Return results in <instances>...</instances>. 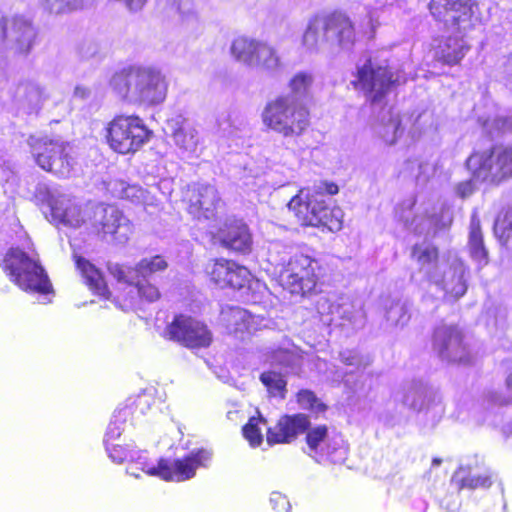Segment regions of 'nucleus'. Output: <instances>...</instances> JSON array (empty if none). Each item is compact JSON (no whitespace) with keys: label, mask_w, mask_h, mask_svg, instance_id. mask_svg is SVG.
<instances>
[{"label":"nucleus","mask_w":512,"mask_h":512,"mask_svg":"<svg viewBox=\"0 0 512 512\" xmlns=\"http://www.w3.org/2000/svg\"><path fill=\"white\" fill-rule=\"evenodd\" d=\"M339 187L332 181H320L314 188L302 187L290 199L288 209L302 227H313L338 232L343 227V211L338 206H330L324 194L334 196Z\"/></svg>","instance_id":"f257e3e1"},{"label":"nucleus","mask_w":512,"mask_h":512,"mask_svg":"<svg viewBox=\"0 0 512 512\" xmlns=\"http://www.w3.org/2000/svg\"><path fill=\"white\" fill-rule=\"evenodd\" d=\"M470 179L457 184L461 198L472 195L475 182L499 186L512 178V144L497 143L490 148L474 149L465 160Z\"/></svg>","instance_id":"f03ea898"},{"label":"nucleus","mask_w":512,"mask_h":512,"mask_svg":"<svg viewBox=\"0 0 512 512\" xmlns=\"http://www.w3.org/2000/svg\"><path fill=\"white\" fill-rule=\"evenodd\" d=\"M261 121L268 131L284 138H299L311 126V112L309 107L295 96L279 94L265 103Z\"/></svg>","instance_id":"7ed1b4c3"},{"label":"nucleus","mask_w":512,"mask_h":512,"mask_svg":"<svg viewBox=\"0 0 512 512\" xmlns=\"http://www.w3.org/2000/svg\"><path fill=\"white\" fill-rule=\"evenodd\" d=\"M111 85L120 97L132 95L138 102L149 106L163 102L167 94L164 77L140 67H129L117 72L111 79Z\"/></svg>","instance_id":"20e7f679"},{"label":"nucleus","mask_w":512,"mask_h":512,"mask_svg":"<svg viewBox=\"0 0 512 512\" xmlns=\"http://www.w3.org/2000/svg\"><path fill=\"white\" fill-rule=\"evenodd\" d=\"M27 144L35 164L58 178L71 176L76 159L69 141L61 137L29 135Z\"/></svg>","instance_id":"39448f33"},{"label":"nucleus","mask_w":512,"mask_h":512,"mask_svg":"<svg viewBox=\"0 0 512 512\" xmlns=\"http://www.w3.org/2000/svg\"><path fill=\"white\" fill-rule=\"evenodd\" d=\"M153 137V131L138 115H115L104 127L109 148L121 155L135 154Z\"/></svg>","instance_id":"423d86ee"},{"label":"nucleus","mask_w":512,"mask_h":512,"mask_svg":"<svg viewBox=\"0 0 512 512\" xmlns=\"http://www.w3.org/2000/svg\"><path fill=\"white\" fill-rule=\"evenodd\" d=\"M320 266L311 256L296 253L289 258L278 275V283L291 295L309 297L321 292Z\"/></svg>","instance_id":"0eeeda50"},{"label":"nucleus","mask_w":512,"mask_h":512,"mask_svg":"<svg viewBox=\"0 0 512 512\" xmlns=\"http://www.w3.org/2000/svg\"><path fill=\"white\" fill-rule=\"evenodd\" d=\"M109 272L119 283L113 300L122 310H134L142 302L154 303L160 300L162 296L160 288L152 278L129 274L126 267L121 264L109 267Z\"/></svg>","instance_id":"6e6552de"},{"label":"nucleus","mask_w":512,"mask_h":512,"mask_svg":"<svg viewBox=\"0 0 512 512\" xmlns=\"http://www.w3.org/2000/svg\"><path fill=\"white\" fill-rule=\"evenodd\" d=\"M1 267L13 283L26 292L43 295L54 292L44 268L18 248H11L5 254Z\"/></svg>","instance_id":"1a4fd4ad"},{"label":"nucleus","mask_w":512,"mask_h":512,"mask_svg":"<svg viewBox=\"0 0 512 512\" xmlns=\"http://www.w3.org/2000/svg\"><path fill=\"white\" fill-rule=\"evenodd\" d=\"M354 77L352 87L362 91L371 104L381 102L400 85L399 76L391 67L377 64L372 58L356 68Z\"/></svg>","instance_id":"9d476101"},{"label":"nucleus","mask_w":512,"mask_h":512,"mask_svg":"<svg viewBox=\"0 0 512 512\" xmlns=\"http://www.w3.org/2000/svg\"><path fill=\"white\" fill-rule=\"evenodd\" d=\"M211 455L207 449L200 448L174 461L160 458L156 465L144 463L141 469L145 474L167 482H183L193 478L198 468L207 467Z\"/></svg>","instance_id":"9b49d317"},{"label":"nucleus","mask_w":512,"mask_h":512,"mask_svg":"<svg viewBox=\"0 0 512 512\" xmlns=\"http://www.w3.org/2000/svg\"><path fill=\"white\" fill-rule=\"evenodd\" d=\"M428 9L435 21L457 32L473 29L479 18L477 0H430Z\"/></svg>","instance_id":"f8f14e48"},{"label":"nucleus","mask_w":512,"mask_h":512,"mask_svg":"<svg viewBox=\"0 0 512 512\" xmlns=\"http://www.w3.org/2000/svg\"><path fill=\"white\" fill-rule=\"evenodd\" d=\"M165 337L189 349L208 348L213 341L205 323L184 314L174 316L165 328Z\"/></svg>","instance_id":"ddd939ff"},{"label":"nucleus","mask_w":512,"mask_h":512,"mask_svg":"<svg viewBox=\"0 0 512 512\" xmlns=\"http://www.w3.org/2000/svg\"><path fill=\"white\" fill-rule=\"evenodd\" d=\"M231 54L238 61L267 71L280 66V57L273 46L247 36H239L233 40Z\"/></svg>","instance_id":"4468645a"},{"label":"nucleus","mask_w":512,"mask_h":512,"mask_svg":"<svg viewBox=\"0 0 512 512\" xmlns=\"http://www.w3.org/2000/svg\"><path fill=\"white\" fill-rule=\"evenodd\" d=\"M181 201L193 219L209 220L216 216L221 198L214 185L194 182L185 187Z\"/></svg>","instance_id":"2eb2a0df"},{"label":"nucleus","mask_w":512,"mask_h":512,"mask_svg":"<svg viewBox=\"0 0 512 512\" xmlns=\"http://www.w3.org/2000/svg\"><path fill=\"white\" fill-rule=\"evenodd\" d=\"M204 273L208 281L219 289L242 290L251 282L250 271L227 258H213L205 266Z\"/></svg>","instance_id":"dca6fc26"},{"label":"nucleus","mask_w":512,"mask_h":512,"mask_svg":"<svg viewBox=\"0 0 512 512\" xmlns=\"http://www.w3.org/2000/svg\"><path fill=\"white\" fill-rule=\"evenodd\" d=\"M432 346L437 355L452 364L469 365L471 354L464 342V335L456 325H444L434 329Z\"/></svg>","instance_id":"f3484780"},{"label":"nucleus","mask_w":512,"mask_h":512,"mask_svg":"<svg viewBox=\"0 0 512 512\" xmlns=\"http://www.w3.org/2000/svg\"><path fill=\"white\" fill-rule=\"evenodd\" d=\"M215 238L220 245L236 253L252 251L253 238L248 225L241 219H227L217 229Z\"/></svg>","instance_id":"a211bd4d"},{"label":"nucleus","mask_w":512,"mask_h":512,"mask_svg":"<svg viewBox=\"0 0 512 512\" xmlns=\"http://www.w3.org/2000/svg\"><path fill=\"white\" fill-rule=\"evenodd\" d=\"M10 29L12 38L19 54H28L35 43L37 31L32 22L24 16L15 15L11 18L0 17V41L8 38Z\"/></svg>","instance_id":"6ab92c4d"},{"label":"nucleus","mask_w":512,"mask_h":512,"mask_svg":"<svg viewBox=\"0 0 512 512\" xmlns=\"http://www.w3.org/2000/svg\"><path fill=\"white\" fill-rule=\"evenodd\" d=\"M308 428V414H284L266 432V441L272 446L276 444H290L297 440Z\"/></svg>","instance_id":"aec40b11"},{"label":"nucleus","mask_w":512,"mask_h":512,"mask_svg":"<svg viewBox=\"0 0 512 512\" xmlns=\"http://www.w3.org/2000/svg\"><path fill=\"white\" fill-rule=\"evenodd\" d=\"M322 23V37L325 40H334L339 45L353 43L355 27L351 19L343 12L333 11L320 16Z\"/></svg>","instance_id":"412c9836"},{"label":"nucleus","mask_w":512,"mask_h":512,"mask_svg":"<svg viewBox=\"0 0 512 512\" xmlns=\"http://www.w3.org/2000/svg\"><path fill=\"white\" fill-rule=\"evenodd\" d=\"M470 49L471 46L463 37H443L433 48V60L443 66H458L462 63Z\"/></svg>","instance_id":"4be33fe9"},{"label":"nucleus","mask_w":512,"mask_h":512,"mask_svg":"<svg viewBox=\"0 0 512 512\" xmlns=\"http://www.w3.org/2000/svg\"><path fill=\"white\" fill-rule=\"evenodd\" d=\"M48 207L47 216L56 226L77 228L84 222L81 216V208L68 199L50 198Z\"/></svg>","instance_id":"5701e85b"},{"label":"nucleus","mask_w":512,"mask_h":512,"mask_svg":"<svg viewBox=\"0 0 512 512\" xmlns=\"http://www.w3.org/2000/svg\"><path fill=\"white\" fill-rule=\"evenodd\" d=\"M73 261L90 291L102 299H110L112 294L100 269L79 254H73Z\"/></svg>","instance_id":"b1692460"},{"label":"nucleus","mask_w":512,"mask_h":512,"mask_svg":"<svg viewBox=\"0 0 512 512\" xmlns=\"http://www.w3.org/2000/svg\"><path fill=\"white\" fill-rule=\"evenodd\" d=\"M468 247L473 259L480 263H488V251L484 244L481 221L476 215L471 216Z\"/></svg>","instance_id":"393cba45"},{"label":"nucleus","mask_w":512,"mask_h":512,"mask_svg":"<svg viewBox=\"0 0 512 512\" xmlns=\"http://www.w3.org/2000/svg\"><path fill=\"white\" fill-rule=\"evenodd\" d=\"M493 232L501 245L512 248V204L497 214Z\"/></svg>","instance_id":"a878e982"},{"label":"nucleus","mask_w":512,"mask_h":512,"mask_svg":"<svg viewBox=\"0 0 512 512\" xmlns=\"http://www.w3.org/2000/svg\"><path fill=\"white\" fill-rule=\"evenodd\" d=\"M168 268V262L162 255L142 258L133 267H127L129 274L149 277L157 272H164Z\"/></svg>","instance_id":"bb28decb"},{"label":"nucleus","mask_w":512,"mask_h":512,"mask_svg":"<svg viewBox=\"0 0 512 512\" xmlns=\"http://www.w3.org/2000/svg\"><path fill=\"white\" fill-rule=\"evenodd\" d=\"M295 399L300 409L310 412L314 417H317L319 414H325L328 410V405L310 389H300L295 394Z\"/></svg>","instance_id":"cd10ccee"},{"label":"nucleus","mask_w":512,"mask_h":512,"mask_svg":"<svg viewBox=\"0 0 512 512\" xmlns=\"http://www.w3.org/2000/svg\"><path fill=\"white\" fill-rule=\"evenodd\" d=\"M304 434L309 450L317 453L329 438V427L326 424L312 426L310 415H308V428L305 429Z\"/></svg>","instance_id":"c85d7f7f"},{"label":"nucleus","mask_w":512,"mask_h":512,"mask_svg":"<svg viewBox=\"0 0 512 512\" xmlns=\"http://www.w3.org/2000/svg\"><path fill=\"white\" fill-rule=\"evenodd\" d=\"M259 379L266 387L270 396L285 399L287 394V381L281 373L276 371H264L260 374Z\"/></svg>","instance_id":"c756f323"},{"label":"nucleus","mask_w":512,"mask_h":512,"mask_svg":"<svg viewBox=\"0 0 512 512\" xmlns=\"http://www.w3.org/2000/svg\"><path fill=\"white\" fill-rule=\"evenodd\" d=\"M222 320L226 323L227 327L234 331H243L247 329L251 314L240 307H227L221 311Z\"/></svg>","instance_id":"7c9ffc66"},{"label":"nucleus","mask_w":512,"mask_h":512,"mask_svg":"<svg viewBox=\"0 0 512 512\" xmlns=\"http://www.w3.org/2000/svg\"><path fill=\"white\" fill-rule=\"evenodd\" d=\"M266 420L262 416H252L242 427L243 437L249 442L250 446L258 447L263 442L260 424H265Z\"/></svg>","instance_id":"2f4dec72"},{"label":"nucleus","mask_w":512,"mask_h":512,"mask_svg":"<svg viewBox=\"0 0 512 512\" xmlns=\"http://www.w3.org/2000/svg\"><path fill=\"white\" fill-rule=\"evenodd\" d=\"M40 3L51 14L70 13L84 6V0H40Z\"/></svg>","instance_id":"473e14b6"},{"label":"nucleus","mask_w":512,"mask_h":512,"mask_svg":"<svg viewBox=\"0 0 512 512\" xmlns=\"http://www.w3.org/2000/svg\"><path fill=\"white\" fill-rule=\"evenodd\" d=\"M411 256L422 266L436 264L439 260V249L435 245L415 244L411 249Z\"/></svg>","instance_id":"72a5a7b5"},{"label":"nucleus","mask_w":512,"mask_h":512,"mask_svg":"<svg viewBox=\"0 0 512 512\" xmlns=\"http://www.w3.org/2000/svg\"><path fill=\"white\" fill-rule=\"evenodd\" d=\"M313 82L312 75L307 72L296 73L289 81L288 86L291 90L289 95L295 96L299 99L300 96H305Z\"/></svg>","instance_id":"f704fd0d"},{"label":"nucleus","mask_w":512,"mask_h":512,"mask_svg":"<svg viewBox=\"0 0 512 512\" xmlns=\"http://www.w3.org/2000/svg\"><path fill=\"white\" fill-rule=\"evenodd\" d=\"M322 23L319 15L314 16L308 23L302 37V43L307 48H314L321 39Z\"/></svg>","instance_id":"c9c22d12"},{"label":"nucleus","mask_w":512,"mask_h":512,"mask_svg":"<svg viewBox=\"0 0 512 512\" xmlns=\"http://www.w3.org/2000/svg\"><path fill=\"white\" fill-rule=\"evenodd\" d=\"M493 479L492 474L484 473L480 475H467L463 477L459 482L461 489H488L492 486Z\"/></svg>","instance_id":"e433bc0d"},{"label":"nucleus","mask_w":512,"mask_h":512,"mask_svg":"<svg viewBox=\"0 0 512 512\" xmlns=\"http://www.w3.org/2000/svg\"><path fill=\"white\" fill-rule=\"evenodd\" d=\"M126 423V414L123 411H117L113 414L105 434V442H115L118 440L124 430Z\"/></svg>","instance_id":"4c0bfd02"},{"label":"nucleus","mask_w":512,"mask_h":512,"mask_svg":"<svg viewBox=\"0 0 512 512\" xmlns=\"http://www.w3.org/2000/svg\"><path fill=\"white\" fill-rule=\"evenodd\" d=\"M119 228V218L115 215H105L103 220L96 226V233L105 237L107 235L114 236Z\"/></svg>","instance_id":"58836bf2"},{"label":"nucleus","mask_w":512,"mask_h":512,"mask_svg":"<svg viewBox=\"0 0 512 512\" xmlns=\"http://www.w3.org/2000/svg\"><path fill=\"white\" fill-rule=\"evenodd\" d=\"M105 445L109 456L115 462L122 463L130 456V451L128 448L123 447L115 442H105Z\"/></svg>","instance_id":"ea45409f"},{"label":"nucleus","mask_w":512,"mask_h":512,"mask_svg":"<svg viewBox=\"0 0 512 512\" xmlns=\"http://www.w3.org/2000/svg\"><path fill=\"white\" fill-rule=\"evenodd\" d=\"M174 142L183 147L187 148L189 142H193V136L188 135L183 129H177L173 133Z\"/></svg>","instance_id":"a19ab883"},{"label":"nucleus","mask_w":512,"mask_h":512,"mask_svg":"<svg viewBox=\"0 0 512 512\" xmlns=\"http://www.w3.org/2000/svg\"><path fill=\"white\" fill-rule=\"evenodd\" d=\"M505 387L509 393V399L505 400V404H510V403H512V368L509 370V372L506 375Z\"/></svg>","instance_id":"79ce46f5"},{"label":"nucleus","mask_w":512,"mask_h":512,"mask_svg":"<svg viewBox=\"0 0 512 512\" xmlns=\"http://www.w3.org/2000/svg\"><path fill=\"white\" fill-rule=\"evenodd\" d=\"M461 286H462V288H461L460 292H457V295H458V296H462V295H464V294H465V292H466V289H467V288H466V285H465V283H464V281H461Z\"/></svg>","instance_id":"37998d69"},{"label":"nucleus","mask_w":512,"mask_h":512,"mask_svg":"<svg viewBox=\"0 0 512 512\" xmlns=\"http://www.w3.org/2000/svg\"><path fill=\"white\" fill-rule=\"evenodd\" d=\"M343 362L346 365H353L355 363L354 362V357L343 358Z\"/></svg>","instance_id":"c03bdc74"},{"label":"nucleus","mask_w":512,"mask_h":512,"mask_svg":"<svg viewBox=\"0 0 512 512\" xmlns=\"http://www.w3.org/2000/svg\"><path fill=\"white\" fill-rule=\"evenodd\" d=\"M441 463H442V459L441 458L435 457V458L432 459V465L433 466L440 465Z\"/></svg>","instance_id":"a18cd8bd"}]
</instances>
